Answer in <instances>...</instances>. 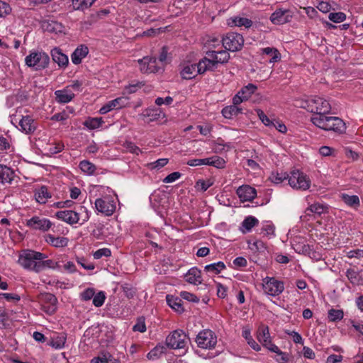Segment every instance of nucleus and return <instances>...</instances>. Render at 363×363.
<instances>
[{
  "label": "nucleus",
  "mask_w": 363,
  "mask_h": 363,
  "mask_svg": "<svg viewBox=\"0 0 363 363\" xmlns=\"http://www.w3.org/2000/svg\"><path fill=\"white\" fill-rule=\"evenodd\" d=\"M311 121L323 130L334 131L339 134L345 133L346 130L344 121L335 116H313Z\"/></svg>",
  "instance_id": "obj_1"
},
{
  "label": "nucleus",
  "mask_w": 363,
  "mask_h": 363,
  "mask_svg": "<svg viewBox=\"0 0 363 363\" xmlns=\"http://www.w3.org/2000/svg\"><path fill=\"white\" fill-rule=\"evenodd\" d=\"M47 258L45 254L34 250H27L20 255L18 263L24 269L39 272L38 261Z\"/></svg>",
  "instance_id": "obj_2"
},
{
  "label": "nucleus",
  "mask_w": 363,
  "mask_h": 363,
  "mask_svg": "<svg viewBox=\"0 0 363 363\" xmlns=\"http://www.w3.org/2000/svg\"><path fill=\"white\" fill-rule=\"evenodd\" d=\"M306 108L308 111L315 113L314 116H325L331 110L329 102L320 97L315 96L306 101Z\"/></svg>",
  "instance_id": "obj_3"
},
{
  "label": "nucleus",
  "mask_w": 363,
  "mask_h": 363,
  "mask_svg": "<svg viewBox=\"0 0 363 363\" xmlns=\"http://www.w3.org/2000/svg\"><path fill=\"white\" fill-rule=\"evenodd\" d=\"M222 44L226 50L236 52L240 50L244 45L242 35L238 33H228L222 38Z\"/></svg>",
  "instance_id": "obj_4"
},
{
  "label": "nucleus",
  "mask_w": 363,
  "mask_h": 363,
  "mask_svg": "<svg viewBox=\"0 0 363 363\" xmlns=\"http://www.w3.org/2000/svg\"><path fill=\"white\" fill-rule=\"evenodd\" d=\"M49 62V56L41 52H32L25 59L26 65L34 67L35 70L45 69L48 67Z\"/></svg>",
  "instance_id": "obj_5"
},
{
  "label": "nucleus",
  "mask_w": 363,
  "mask_h": 363,
  "mask_svg": "<svg viewBox=\"0 0 363 363\" xmlns=\"http://www.w3.org/2000/svg\"><path fill=\"white\" fill-rule=\"evenodd\" d=\"M289 184L293 189L306 190L310 187L311 180L304 173L296 169L289 176Z\"/></svg>",
  "instance_id": "obj_6"
},
{
  "label": "nucleus",
  "mask_w": 363,
  "mask_h": 363,
  "mask_svg": "<svg viewBox=\"0 0 363 363\" xmlns=\"http://www.w3.org/2000/svg\"><path fill=\"white\" fill-rule=\"evenodd\" d=\"M38 301L41 304L42 309L48 314L52 315L57 310V299L50 293H40L37 296Z\"/></svg>",
  "instance_id": "obj_7"
},
{
  "label": "nucleus",
  "mask_w": 363,
  "mask_h": 363,
  "mask_svg": "<svg viewBox=\"0 0 363 363\" xmlns=\"http://www.w3.org/2000/svg\"><path fill=\"white\" fill-rule=\"evenodd\" d=\"M186 335L182 330H176L166 337L165 345L172 350L182 349L186 346Z\"/></svg>",
  "instance_id": "obj_8"
},
{
  "label": "nucleus",
  "mask_w": 363,
  "mask_h": 363,
  "mask_svg": "<svg viewBox=\"0 0 363 363\" xmlns=\"http://www.w3.org/2000/svg\"><path fill=\"white\" fill-rule=\"evenodd\" d=\"M96 209L105 216H111L116 211V204L110 196L97 199L95 201Z\"/></svg>",
  "instance_id": "obj_9"
},
{
  "label": "nucleus",
  "mask_w": 363,
  "mask_h": 363,
  "mask_svg": "<svg viewBox=\"0 0 363 363\" xmlns=\"http://www.w3.org/2000/svg\"><path fill=\"white\" fill-rule=\"evenodd\" d=\"M196 342L201 348L211 349L216 345L217 339L211 330H205L197 335Z\"/></svg>",
  "instance_id": "obj_10"
},
{
  "label": "nucleus",
  "mask_w": 363,
  "mask_h": 363,
  "mask_svg": "<svg viewBox=\"0 0 363 363\" xmlns=\"http://www.w3.org/2000/svg\"><path fill=\"white\" fill-rule=\"evenodd\" d=\"M267 281L263 284V289L266 294L270 296H278L284 289V283L274 278H266Z\"/></svg>",
  "instance_id": "obj_11"
},
{
  "label": "nucleus",
  "mask_w": 363,
  "mask_h": 363,
  "mask_svg": "<svg viewBox=\"0 0 363 363\" xmlns=\"http://www.w3.org/2000/svg\"><path fill=\"white\" fill-rule=\"evenodd\" d=\"M140 65V69L143 73H156L161 69L157 65L155 57L145 56L138 60Z\"/></svg>",
  "instance_id": "obj_12"
},
{
  "label": "nucleus",
  "mask_w": 363,
  "mask_h": 363,
  "mask_svg": "<svg viewBox=\"0 0 363 363\" xmlns=\"http://www.w3.org/2000/svg\"><path fill=\"white\" fill-rule=\"evenodd\" d=\"M26 225L34 230L46 231L52 226V223L46 218H40L38 216H33L26 221Z\"/></svg>",
  "instance_id": "obj_13"
},
{
  "label": "nucleus",
  "mask_w": 363,
  "mask_h": 363,
  "mask_svg": "<svg viewBox=\"0 0 363 363\" xmlns=\"http://www.w3.org/2000/svg\"><path fill=\"white\" fill-rule=\"evenodd\" d=\"M80 214V212L65 210L57 211L55 216L58 219L62 220L68 224L73 225L79 223Z\"/></svg>",
  "instance_id": "obj_14"
},
{
  "label": "nucleus",
  "mask_w": 363,
  "mask_h": 363,
  "mask_svg": "<svg viewBox=\"0 0 363 363\" xmlns=\"http://www.w3.org/2000/svg\"><path fill=\"white\" fill-rule=\"evenodd\" d=\"M237 194L241 201H251L256 197L257 191L249 185H243L237 189Z\"/></svg>",
  "instance_id": "obj_15"
},
{
  "label": "nucleus",
  "mask_w": 363,
  "mask_h": 363,
  "mask_svg": "<svg viewBox=\"0 0 363 363\" xmlns=\"http://www.w3.org/2000/svg\"><path fill=\"white\" fill-rule=\"evenodd\" d=\"M291 15L289 10L277 9L270 16V21L275 25H281L290 21Z\"/></svg>",
  "instance_id": "obj_16"
},
{
  "label": "nucleus",
  "mask_w": 363,
  "mask_h": 363,
  "mask_svg": "<svg viewBox=\"0 0 363 363\" xmlns=\"http://www.w3.org/2000/svg\"><path fill=\"white\" fill-rule=\"evenodd\" d=\"M198 74H201V72H199V63L186 64L180 72L182 77L184 79H191Z\"/></svg>",
  "instance_id": "obj_17"
},
{
  "label": "nucleus",
  "mask_w": 363,
  "mask_h": 363,
  "mask_svg": "<svg viewBox=\"0 0 363 363\" xmlns=\"http://www.w3.org/2000/svg\"><path fill=\"white\" fill-rule=\"evenodd\" d=\"M18 124L21 131L26 134H30L36 129V123L30 116H23Z\"/></svg>",
  "instance_id": "obj_18"
},
{
  "label": "nucleus",
  "mask_w": 363,
  "mask_h": 363,
  "mask_svg": "<svg viewBox=\"0 0 363 363\" xmlns=\"http://www.w3.org/2000/svg\"><path fill=\"white\" fill-rule=\"evenodd\" d=\"M89 53V48L85 45L78 46L71 55L72 62L74 65H79L82 62V60Z\"/></svg>",
  "instance_id": "obj_19"
},
{
  "label": "nucleus",
  "mask_w": 363,
  "mask_h": 363,
  "mask_svg": "<svg viewBox=\"0 0 363 363\" xmlns=\"http://www.w3.org/2000/svg\"><path fill=\"white\" fill-rule=\"evenodd\" d=\"M14 175L15 173L11 168L0 164V183L3 184H11Z\"/></svg>",
  "instance_id": "obj_20"
},
{
  "label": "nucleus",
  "mask_w": 363,
  "mask_h": 363,
  "mask_svg": "<svg viewBox=\"0 0 363 363\" xmlns=\"http://www.w3.org/2000/svg\"><path fill=\"white\" fill-rule=\"evenodd\" d=\"M51 55L53 61L60 67H66L67 65L68 57L65 54L62 52L60 48H55L52 49L51 50Z\"/></svg>",
  "instance_id": "obj_21"
},
{
  "label": "nucleus",
  "mask_w": 363,
  "mask_h": 363,
  "mask_svg": "<svg viewBox=\"0 0 363 363\" xmlns=\"http://www.w3.org/2000/svg\"><path fill=\"white\" fill-rule=\"evenodd\" d=\"M186 281L190 284H201V272L196 267L190 269L185 275Z\"/></svg>",
  "instance_id": "obj_22"
},
{
  "label": "nucleus",
  "mask_w": 363,
  "mask_h": 363,
  "mask_svg": "<svg viewBox=\"0 0 363 363\" xmlns=\"http://www.w3.org/2000/svg\"><path fill=\"white\" fill-rule=\"evenodd\" d=\"M46 242L55 247H66L69 240L65 237H55L51 234H48L45 238Z\"/></svg>",
  "instance_id": "obj_23"
},
{
  "label": "nucleus",
  "mask_w": 363,
  "mask_h": 363,
  "mask_svg": "<svg viewBox=\"0 0 363 363\" xmlns=\"http://www.w3.org/2000/svg\"><path fill=\"white\" fill-rule=\"evenodd\" d=\"M166 300L168 305L179 313H182L184 311V309L182 306L183 301L179 297L167 295L166 296Z\"/></svg>",
  "instance_id": "obj_24"
},
{
  "label": "nucleus",
  "mask_w": 363,
  "mask_h": 363,
  "mask_svg": "<svg viewBox=\"0 0 363 363\" xmlns=\"http://www.w3.org/2000/svg\"><path fill=\"white\" fill-rule=\"evenodd\" d=\"M346 277L354 286H359L363 284V278L359 272L353 269H348L346 272Z\"/></svg>",
  "instance_id": "obj_25"
},
{
  "label": "nucleus",
  "mask_w": 363,
  "mask_h": 363,
  "mask_svg": "<svg viewBox=\"0 0 363 363\" xmlns=\"http://www.w3.org/2000/svg\"><path fill=\"white\" fill-rule=\"evenodd\" d=\"M228 24L230 26H245L248 28L252 26V21L247 18L235 16L228 19Z\"/></svg>",
  "instance_id": "obj_26"
},
{
  "label": "nucleus",
  "mask_w": 363,
  "mask_h": 363,
  "mask_svg": "<svg viewBox=\"0 0 363 363\" xmlns=\"http://www.w3.org/2000/svg\"><path fill=\"white\" fill-rule=\"evenodd\" d=\"M199 72L201 74L205 73L206 71H215L217 68V65L210 61V59L203 57L199 62Z\"/></svg>",
  "instance_id": "obj_27"
},
{
  "label": "nucleus",
  "mask_w": 363,
  "mask_h": 363,
  "mask_svg": "<svg viewBox=\"0 0 363 363\" xmlns=\"http://www.w3.org/2000/svg\"><path fill=\"white\" fill-rule=\"evenodd\" d=\"M56 100L62 104H66L72 101L74 94L67 89L57 90L55 92Z\"/></svg>",
  "instance_id": "obj_28"
},
{
  "label": "nucleus",
  "mask_w": 363,
  "mask_h": 363,
  "mask_svg": "<svg viewBox=\"0 0 363 363\" xmlns=\"http://www.w3.org/2000/svg\"><path fill=\"white\" fill-rule=\"evenodd\" d=\"M36 201L40 203H45L48 199L51 197V194L48 191L47 186H42L35 191Z\"/></svg>",
  "instance_id": "obj_29"
},
{
  "label": "nucleus",
  "mask_w": 363,
  "mask_h": 363,
  "mask_svg": "<svg viewBox=\"0 0 363 363\" xmlns=\"http://www.w3.org/2000/svg\"><path fill=\"white\" fill-rule=\"evenodd\" d=\"M166 345H157L147 353V357L149 359H156L159 358L162 354L166 353Z\"/></svg>",
  "instance_id": "obj_30"
},
{
  "label": "nucleus",
  "mask_w": 363,
  "mask_h": 363,
  "mask_svg": "<svg viewBox=\"0 0 363 363\" xmlns=\"http://www.w3.org/2000/svg\"><path fill=\"white\" fill-rule=\"evenodd\" d=\"M128 98L126 96L118 97L112 101H108L107 104L111 110L118 109L125 106L128 104Z\"/></svg>",
  "instance_id": "obj_31"
},
{
  "label": "nucleus",
  "mask_w": 363,
  "mask_h": 363,
  "mask_svg": "<svg viewBox=\"0 0 363 363\" xmlns=\"http://www.w3.org/2000/svg\"><path fill=\"white\" fill-rule=\"evenodd\" d=\"M342 200L349 206L357 208L359 204V199L357 195H348L342 194L341 195Z\"/></svg>",
  "instance_id": "obj_32"
},
{
  "label": "nucleus",
  "mask_w": 363,
  "mask_h": 363,
  "mask_svg": "<svg viewBox=\"0 0 363 363\" xmlns=\"http://www.w3.org/2000/svg\"><path fill=\"white\" fill-rule=\"evenodd\" d=\"M242 113V109L235 105L228 106L223 108L222 114L225 118H232Z\"/></svg>",
  "instance_id": "obj_33"
},
{
  "label": "nucleus",
  "mask_w": 363,
  "mask_h": 363,
  "mask_svg": "<svg viewBox=\"0 0 363 363\" xmlns=\"http://www.w3.org/2000/svg\"><path fill=\"white\" fill-rule=\"evenodd\" d=\"M327 207L323 205L318 203H315L313 204H311L309 207H308L306 210V216H311V213L317 214L318 216H320L322 213H323Z\"/></svg>",
  "instance_id": "obj_34"
},
{
  "label": "nucleus",
  "mask_w": 363,
  "mask_h": 363,
  "mask_svg": "<svg viewBox=\"0 0 363 363\" xmlns=\"http://www.w3.org/2000/svg\"><path fill=\"white\" fill-rule=\"evenodd\" d=\"M96 0H72V6L74 10H84L91 6Z\"/></svg>",
  "instance_id": "obj_35"
},
{
  "label": "nucleus",
  "mask_w": 363,
  "mask_h": 363,
  "mask_svg": "<svg viewBox=\"0 0 363 363\" xmlns=\"http://www.w3.org/2000/svg\"><path fill=\"white\" fill-rule=\"evenodd\" d=\"M224 269H225V265L223 262L208 264L204 267L206 272H211L215 274H218L220 271Z\"/></svg>",
  "instance_id": "obj_36"
},
{
  "label": "nucleus",
  "mask_w": 363,
  "mask_h": 363,
  "mask_svg": "<svg viewBox=\"0 0 363 363\" xmlns=\"http://www.w3.org/2000/svg\"><path fill=\"white\" fill-rule=\"evenodd\" d=\"M262 52L267 55H271L272 58L269 60V62H276L280 60L281 55L277 49L274 48H265L262 49Z\"/></svg>",
  "instance_id": "obj_37"
},
{
  "label": "nucleus",
  "mask_w": 363,
  "mask_h": 363,
  "mask_svg": "<svg viewBox=\"0 0 363 363\" xmlns=\"http://www.w3.org/2000/svg\"><path fill=\"white\" fill-rule=\"evenodd\" d=\"M257 339L262 344L269 342V340H270V335L267 326H262L258 329Z\"/></svg>",
  "instance_id": "obj_38"
},
{
  "label": "nucleus",
  "mask_w": 363,
  "mask_h": 363,
  "mask_svg": "<svg viewBox=\"0 0 363 363\" xmlns=\"http://www.w3.org/2000/svg\"><path fill=\"white\" fill-rule=\"evenodd\" d=\"M79 166L82 172L88 174H93L96 169V166L88 160L81 161Z\"/></svg>",
  "instance_id": "obj_39"
},
{
  "label": "nucleus",
  "mask_w": 363,
  "mask_h": 363,
  "mask_svg": "<svg viewBox=\"0 0 363 363\" xmlns=\"http://www.w3.org/2000/svg\"><path fill=\"white\" fill-rule=\"evenodd\" d=\"M102 118H89L84 122V125L89 129L99 128L103 123Z\"/></svg>",
  "instance_id": "obj_40"
},
{
  "label": "nucleus",
  "mask_w": 363,
  "mask_h": 363,
  "mask_svg": "<svg viewBox=\"0 0 363 363\" xmlns=\"http://www.w3.org/2000/svg\"><path fill=\"white\" fill-rule=\"evenodd\" d=\"M113 357L110 353H101L99 356L94 357L91 360V363H113Z\"/></svg>",
  "instance_id": "obj_41"
},
{
  "label": "nucleus",
  "mask_w": 363,
  "mask_h": 363,
  "mask_svg": "<svg viewBox=\"0 0 363 363\" xmlns=\"http://www.w3.org/2000/svg\"><path fill=\"white\" fill-rule=\"evenodd\" d=\"M257 87L253 84H248L244 86L240 91L239 94L242 95L244 99L247 100L251 95L257 90Z\"/></svg>",
  "instance_id": "obj_42"
},
{
  "label": "nucleus",
  "mask_w": 363,
  "mask_h": 363,
  "mask_svg": "<svg viewBox=\"0 0 363 363\" xmlns=\"http://www.w3.org/2000/svg\"><path fill=\"white\" fill-rule=\"evenodd\" d=\"M344 313L342 310L330 309L328 311V319L331 322H336L343 318Z\"/></svg>",
  "instance_id": "obj_43"
},
{
  "label": "nucleus",
  "mask_w": 363,
  "mask_h": 363,
  "mask_svg": "<svg viewBox=\"0 0 363 363\" xmlns=\"http://www.w3.org/2000/svg\"><path fill=\"white\" fill-rule=\"evenodd\" d=\"M209 163L208 165L213 166L216 168L222 169L225 166L226 162L224 159L218 156H213L208 157Z\"/></svg>",
  "instance_id": "obj_44"
},
{
  "label": "nucleus",
  "mask_w": 363,
  "mask_h": 363,
  "mask_svg": "<svg viewBox=\"0 0 363 363\" xmlns=\"http://www.w3.org/2000/svg\"><path fill=\"white\" fill-rule=\"evenodd\" d=\"M258 220L255 217L250 216L245 218L242 225L247 231H250L254 226L258 224Z\"/></svg>",
  "instance_id": "obj_45"
},
{
  "label": "nucleus",
  "mask_w": 363,
  "mask_h": 363,
  "mask_svg": "<svg viewBox=\"0 0 363 363\" xmlns=\"http://www.w3.org/2000/svg\"><path fill=\"white\" fill-rule=\"evenodd\" d=\"M58 264L56 262H54L52 259H47L43 260L41 259L38 261L39 272L45 269V268H51L55 269L57 267Z\"/></svg>",
  "instance_id": "obj_46"
},
{
  "label": "nucleus",
  "mask_w": 363,
  "mask_h": 363,
  "mask_svg": "<svg viewBox=\"0 0 363 363\" xmlns=\"http://www.w3.org/2000/svg\"><path fill=\"white\" fill-rule=\"evenodd\" d=\"M289 174L286 173H272L270 176V179L272 182L275 184H281L284 180L288 179L289 180Z\"/></svg>",
  "instance_id": "obj_47"
},
{
  "label": "nucleus",
  "mask_w": 363,
  "mask_h": 363,
  "mask_svg": "<svg viewBox=\"0 0 363 363\" xmlns=\"http://www.w3.org/2000/svg\"><path fill=\"white\" fill-rule=\"evenodd\" d=\"M106 299V296L104 291H99L96 294H94V296H93V304L96 307H100L101 306Z\"/></svg>",
  "instance_id": "obj_48"
},
{
  "label": "nucleus",
  "mask_w": 363,
  "mask_h": 363,
  "mask_svg": "<svg viewBox=\"0 0 363 363\" xmlns=\"http://www.w3.org/2000/svg\"><path fill=\"white\" fill-rule=\"evenodd\" d=\"M329 19L334 23H341L346 19V15L343 12L330 13L328 16Z\"/></svg>",
  "instance_id": "obj_49"
},
{
  "label": "nucleus",
  "mask_w": 363,
  "mask_h": 363,
  "mask_svg": "<svg viewBox=\"0 0 363 363\" xmlns=\"http://www.w3.org/2000/svg\"><path fill=\"white\" fill-rule=\"evenodd\" d=\"M168 161L169 160L167 158H161L156 160L155 162L149 163L147 167L151 169H160V168L164 167L168 163Z\"/></svg>",
  "instance_id": "obj_50"
},
{
  "label": "nucleus",
  "mask_w": 363,
  "mask_h": 363,
  "mask_svg": "<svg viewBox=\"0 0 363 363\" xmlns=\"http://www.w3.org/2000/svg\"><path fill=\"white\" fill-rule=\"evenodd\" d=\"M45 29L51 33H57L61 31L62 24L56 21H52L50 23L47 22Z\"/></svg>",
  "instance_id": "obj_51"
},
{
  "label": "nucleus",
  "mask_w": 363,
  "mask_h": 363,
  "mask_svg": "<svg viewBox=\"0 0 363 363\" xmlns=\"http://www.w3.org/2000/svg\"><path fill=\"white\" fill-rule=\"evenodd\" d=\"M256 112L257 113V116H259V119L262 121V122L267 126L271 127L272 124H274V121L270 120L266 114L264 113V111L261 109H257Z\"/></svg>",
  "instance_id": "obj_52"
},
{
  "label": "nucleus",
  "mask_w": 363,
  "mask_h": 363,
  "mask_svg": "<svg viewBox=\"0 0 363 363\" xmlns=\"http://www.w3.org/2000/svg\"><path fill=\"white\" fill-rule=\"evenodd\" d=\"M111 255V250L108 248H101L98 250H96L94 253V257L96 259H99L101 258L102 257H110Z\"/></svg>",
  "instance_id": "obj_53"
},
{
  "label": "nucleus",
  "mask_w": 363,
  "mask_h": 363,
  "mask_svg": "<svg viewBox=\"0 0 363 363\" xmlns=\"http://www.w3.org/2000/svg\"><path fill=\"white\" fill-rule=\"evenodd\" d=\"M213 184L210 179L207 181L199 179L196 183V187L199 188L202 191H206Z\"/></svg>",
  "instance_id": "obj_54"
},
{
  "label": "nucleus",
  "mask_w": 363,
  "mask_h": 363,
  "mask_svg": "<svg viewBox=\"0 0 363 363\" xmlns=\"http://www.w3.org/2000/svg\"><path fill=\"white\" fill-rule=\"evenodd\" d=\"M209 160L208 158H204V159H194L189 160L186 164L191 167H196L199 165H208Z\"/></svg>",
  "instance_id": "obj_55"
},
{
  "label": "nucleus",
  "mask_w": 363,
  "mask_h": 363,
  "mask_svg": "<svg viewBox=\"0 0 363 363\" xmlns=\"http://www.w3.org/2000/svg\"><path fill=\"white\" fill-rule=\"evenodd\" d=\"M180 297L194 303H198L199 301V298L196 296L188 291H182L180 293Z\"/></svg>",
  "instance_id": "obj_56"
},
{
  "label": "nucleus",
  "mask_w": 363,
  "mask_h": 363,
  "mask_svg": "<svg viewBox=\"0 0 363 363\" xmlns=\"http://www.w3.org/2000/svg\"><path fill=\"white\" fill-rule=\"evenodd\" d=\"M64 149V145L60 143L52 144L48 147V152L51 155L60 152Z\"/></svg>",
  "instance_id": "obj_57"
},
{
  "label": "nucleus",
  "mask_w": 363,
  "mask_h": 363,
  "mask_svg": "<svg viewBox=\"0 0 363 363\" xmlns=\"http://www.w3.org/2000/svg\"><path fill=\"white\" fill-rule=\"evenodd\" d=\"M66 338L63 336L52 340L51 345L56 349H61L65 346Z\"/></svg>",
  "instance_id": "obj_58"
},
{
  "label": "nucleus",
  "mask_w": 363,
  "mask_h": 363,
  "mask_svg": "<svg viewBox=\"0 0 363 363\" xmlns=\"http://www.w3.org/2000/svg\"><path fill=\"white\" fill-rule=\"evenodd\" d=\"M11 11V8L9 4L0 1V17H4Z\"/></svg>",
  "instance_id": "obj_59"
},
{
  "label": "nucleus",
  "mask_w": 363,
  "mask_h": 363,
  "mask_svg": "<svg viewBox=\"0 0 363 363\" xmlns=\"http://www.w3.org/2000/svg\"><path fill=\"white\" fill-rule=\"evenodd\" d=\"M217 52L218 53V60L217 62H220V64L227 63L230 59V54L228 51L225 50Z\"/></svg>",
  "instance_id": "obj_60"
},
{
  "label": "nucleus",
  "mask_w": 363,
  "mask_h": 363,
  "mask_svg": "<svg viewBox=\"0 0 363 363\" xmlns=\"http://www.w3.org/2000/svg\"><path fill=\"white\" fill-rule=\"evenodd\" d=\"M181 173L179 172H174L169 174H168L164 179H163V182L164 183H172L174 181H176L177 179H178L179 178L181 177Z\"/></svg>",
  "instance_id": "obj_61"
},
{
  "label": "nucleus",
  "mask_w": 363,
  "mask_h": 363,
  "mask_svg": "<svg viewBox=\"0 0 363 363\" xmlns=\"http://www.w3.org/2000/svg\"><path fill=\"white\" fill-rule=\"evenodd\" d=\"M133 330L140 333H144L146 330V326L143 318L138 319V323L133 326Z\"/></svg>",
  "instance_id": "obj_62"
},
{
  "label": "nucleus",
  "mask_w": 363,
  "mask_h": 363,
  "mask_svg": "<svg viewBox=\"0 0 363 363\" xmlns=\"http://www.w3.org/2000/svg\"><path fill=\"white\" fill-rule=\"evenodd\" d=\"M217 295L220 298H224L227 296V288L220 283L217 284Z\"/></svg>",
  "instance_id": "obj_63"
},
{
  "label": "nucleus",
  "mask_w": 363,
  "mask_h": 363,
  "mask_svg": "<svg viewBox=\"0 0 363 363\" xmlns=\"http://www.w3.org/2000/svg\"><path fill=\"white\" fill-rule=\"evenodd\" d=\"M342 355L330 354L328 357L326 363H338L342 360Z\"/></svg>",
  "instance_id": "obj_64"
}]
</instances>
